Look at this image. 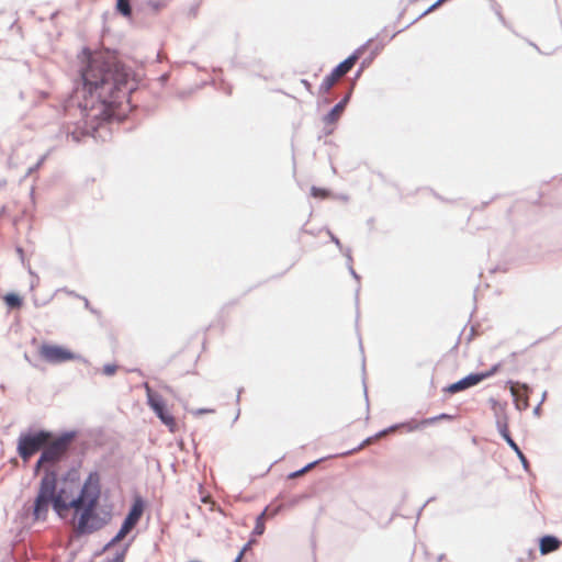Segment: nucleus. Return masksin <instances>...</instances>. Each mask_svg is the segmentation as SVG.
Returning <instances> with one entry per match:
<instances>
[{
	"instance_id": "nucleus-40",
	"label": "nucleus",
	"mask_w": 562,
	"mask_h": 562,
	"mask_svg": "<svg viewBox=\"0 0 562 562\" xmlns=\"http://www.w3.org/2000/svg\"><path fill=\"white\" fill-rule=\"evenodd\" d=\"M243 557H244L243 552H239L238 555L235 558L234 562H240Z\"/></svg>"
},
{
	"instance_id": "nucleus-28",
	"label": "nucleus",
	"mask_w": 562,
	"mask_h": 562,
	"mask_svg": "<svg viewBox=\"0 0 562 562\" xmlns=\"http://www.w3.org/2000/svg\"><path fill=\"white\" fill-rule=\"evenodd\" d=\"M328 235L330 236V240L338 247L341 249V243L340 240L330 232L328 231Z\"/></svg>"
},
{
	"instance_id": "nucleus-12",
	"label": "nucleus",
	"mask_w": 562,
	"mask_h": 562,
	"mask_svg": "<svg viewBox=\"0 0 562 562\" xmlns=\"http://www.w3.org/2000/svg\"><path fill=\"white\" fill-rule=\"evenodd\" d=\"M349 98L350 92L330 110V112L324 117V122L326 124H333L339 119L349 101Z\"/></svg>"
},
{
	"instance_id": "nucleus-44",
	"label": "nucleus",
	"mask_w": 562,
	"mask_h": 562,
	"mask_svg": "<svg viewBox=\"0 0 562 562\" xmlns=\"http://www.w3.org/2000/svg\"><path fill=\"white\" fill-rule=\"evenodd\" d=\"M369 43H371V40H368V43H367V44H364L363 46H367ZM364 48H366V47H363V49H364Z\"/></svg>"
},
{
	"instance_id": "nucleus-15",
	"label": "nucleus",
	"mask_w": 562,
	"mask_h": 562,
	"mask_svg": "<svg viewBox=\"0 0 562 562\" xmlns=\"http://www.w3.org/2000/svg\"><path fill=\"white\" fill-rule=\"evenodd\" d=\"M401 427L407 428L408 431H415V430H417L419 428V425L415 424V423H412V422H409V423H402V424L392 425L389 428H385V430H387V434H390V432L395 431L396 429H398Z\"/></svg>"
},
{
	"instance_id": "nucleus-45",
	"label": "nucleus",
	"mask_w": 562,
	"mask_h": 562,
	"mask_svg": "<svg viewBox=\"0 0 562 562\" xmlns=\"http://www.w3.org/2000/svg\"><path fill=\"white\" fill-rule=\"evenodd\" d=\"M340 200H345V201H346V200H347V196H345V195H344V196H340Z\"/></svg>"
},
{
	"instance_id": "nucleus-1",
	"label": "nucleus",
	"mask_w": 562,
	"mask_h": 562,
	"mask_svg": "<svg viewBox=\"0 0 562 562\" xmlns=\"http://www.w3.org/2000/svg\"><path fill=\"white\" fill-rule=\"evenodd\" d=\"M130 71L115 58L103 54L89 55L87 65L81 69L82 88L77 89L72 98H82L78 102L86 125L82 134L94 136L98 128L94 122L100 125L121 119L116 110L134 89L130 86Z\"/></svg>"
},
{
	"instance_id": "nucleus-39",
	"label": "nucleus",
	"mask_w": 562,
	"mask_h": 562,
	"mask_svg": "<svg viewBox=\"0 0 562 562\" xmlns=\"http://www.w3.org/2000/svg\"><path fill=\"white\" fill-rule=\"evenodd\" d=\"M16 252L18 255L20 256V259L22 260V262L24 261V254H23V249L21 247H18L16 248Z\"/></svg>"
},
{
	"instance_id": "nucleus-19",
	"label": "nucleus",
	"mask_w": 562,
	"mask_h": 562,
	"mask_svg": "<svg viewBox=\"0 0 562 562\" xmlns=\"http://www.w3.org/2000/svg\"><path fill=\"white\" fill-rule=\"evenodd\" d=\"M167 2L168 0H148V5L154 12H158L167 5Z\"/></svg>"
},
{
	"instance_id": "nucleus-26",
	"label": "nucleus",
	"mask_w": 562,
	"mask_h": 562,
	"mask_svg": "<svg viewBox=\"0 0 562 562\" xmlns=\"http://www.w3.org/2000/svg\"><path fill=\"white\" fill-rule=\"evenodd\" d=\"M345 256L347 257V260L349 262V271H350V274L356 279V280H359V276L357 274V272L355 271V269L352 268V266L350 265L352 258H351V254H350V250L347 249Z\"/></svg>"
},
{
	"instance_id": "nucleus-35",
	"label": "nucleus",
	"mask_w": 562,
	"mask_h": 562,
	"mask_svg": "<svg viewBox=\"0 0 562 562\" xmlns=\"http://www.w3.org/2000/svg\"><path fill=\"white\" fill-rule=\"evenodd\" d=\"M304 473H305V472L303 471V469H300V470H297V471H295V472H292V473L289 475V477L294 479V477H297V476H300V475H302V474H304Z\"/></svg>"
},
{
	"instance_id": "nucleus-2",
	"label": "nucleus",
	"mask_w": 562,
	"mask_h": 562,
	"mask_svg": "<svg viewBox=\"0 0 562 562\" xmlns=\"http://www.w3.org/2000/svg\"><path fill=\"white\" fill-rule=\"evenodd\" d=\"M100 475L91 472L86 479L77 497H71L65 488H57V473L46 470L41 479L34 499L32 515L34 520L44 521L52 506L58 517L65 518L69 509H75L78 520L75 530L78 535L92 533L103 528L110 520L109 515L100 516L95 507L100 498Z\"/></svg>"
},
{
	"instance_id": "nucleus-7",
	"label": "nucleus",
	"mask_w": 562,
	"mask_h": 562,
	"mask_svg": "<svg viewBox=\"0 0 562 562\" xmlns=\"http://www.w3.org/2000/svg\"><path fill=\"white\" fill-rule=\"evenodd\" d=\"M145 390L149 407L155 412L160 422L170 429V431H175L176 420L173 416L166 409V404L162 397L159 394L153 392L147 383H145Z\"/></svg>"
},
{
	"instance_id": "nucleus-10",
	"label": "nucleus",
	"mask_w": 562,
	"mask_h": 562,
	"mask_svg": "<svg viewBox=\"0 0 562 562\" xmlns=\"http://www.w3.org/2000/svg\"><path fill=\"white\" fill-rule=\"evenodd\" d=\"M144 512V502L140 497H136L134 503L125 517L123 525L128 527L131 530L136 526Z\"/></svg>"
},
{
	"instance_id": "nucleus-17",
	"label": "nucleus",
	"mask_w": 562,
	"mask_h": 562,
	"mask_svg": "<svg viewBox=\"0 0 562 562\" xmlns=\"http://www.w3.org/2000/svg\"><path fill=\"white\" fill-rule=\"evenodd\" d=\"M4 302L10 308L19 307L22 303L21 297L14 293L7 294L4 296Z\"/></svg>"
},
{
	"instance_id": "nucleus-23",
	"label": "nucleus",
	"mask_w": 562,
	"mask_h": 562,
	"mask_svg": "<svg viewBox=\"0 0 562 562\" xmlns=\"http://www.w3.org/2000/svg\"><path fill=\"white\" fill-rule=\"evenodd\" d=\"M123 537L120 533H116L103 548L104 551L110 550L114 544L120 542Z\"/></svg>"
},
{
	"instance_id": "nucleus-20",
	"label": "nucleus",
	"mask_w": 562,
	"mask_h": 562,
	"mask_svg": "<svg viewBox=\"0 0 562 562\" xmlns=\"http://www.w3.org/2000/svg\"><path fill=\"white\" fill-rule=\"evenodd\" d=\"M311 194L314 198L325 199V198L329 196V191L325 190V189L317 188V187H312Z\"/></svg>"
},
{
	"instance_id": "nucleus-8",
	"label": "nucleus",
	"mask_w": 562,
	"mask_h": 562,
	"mask_svg": "<svg viewBox=\"0 0 562 562\" xmlns=\"http://www.w3.org/2000/svg\"><path fill=\"white\" fill-rule=\"evenodd\" d=\"M487 378H488V374L471 373V374L464 376L463 379L447 386L446 391L451 394H454V393L464 391L467 389H470L472 386H475Z\"/></svg>"
},
{
	"instance_id": "nucleus-9",
	"label": "nucleus",
	"mask_w": 562,
	"mask_h": 562,
	"mask_svg": "<svg viewBox=\"0 0 562 562\" xmlns=\"http://www.w3.org/2000/svg\"><path fill=\"white\" fill-rule=\"evenodd\" d=\"M496 426H497V430H498L499 435L508 443V446L516 452V454H517L518 459L520 460L522 467L525 469H527L528 468V461H527L525 454L521 452V450L517 446V443L510 437V435L508 432V429H507V422L506 420H502V419H497Z\"/></svg>"
},
{
	"instance_id": "nucleus-3",
	"label": "nucleus",
	"mask_w": 562,
	"mask_h": 562,
	"mask_svg": "<svg viewBox=\"0 0 562 562\" xmlns=\"http://www.w3.org/2000/svg\"><path fill=\"white\" fill-rule=\"evenodd\" d=\"M53 434L47 430L22 432L18 439V453L27 461L38 450L50 441Z\"/></svg>"
},
{
	"instance_id": "nucleus-37",
	"label": "nucleus",
	"mask_w": 562,
	"mask_h": 562,
	"mask_svg": "<svg viewBox=\"0 0 562 562\" xmlns=\"http://www.w3.org/2000/svg\"><path fill=\"white\" fill-rule=\"evenodd\" d=\"M372 58H373V55H372L370 58L364 59V60L361 63V68H360V70H362L366 66H368V65L371 63Z\"/></svg>"
},
{
	"instance_id": "nucleus-22",
	"label": "nucleus",
	"mask_w": 562,
	"mask_h": 562,
	"mask_svg": "<svg viewBox=\"0 0 562 562\" xmlns=\"http://www.w3.org/2000/svg\"><path fill=\"white\" fill-rule=\"evenodd\" d=\"M446 1L445 0H437L435 3H432L428 9H426L424 12H422L418 16L419 18H423L425 15H427L428 13L432 12L434 10H436L437 8H439L442 3H445Z\"/></svg>"
},
{
	"instance_id": "nucleus-31",
	"label": "nucleus",
	"mask_w": 562,
	"mask_h": 562,
	"mask_svg": "<svg viewBox=\"0 0 562 562\" xmlns=\"http://www.w3.org/2000/svg\"><path fill=\"white\" fill-rule=\"evenodd\" d=\"M319 462V460H316V461H313L308 464H306L303 469V471L306 473L307 471H310L311 469H313L317 463Z\"/></svg>"
},
{
	"instance_id": "nucleus-33",
	"label": "nucleus",
	"mask_w": 562,
	"mask_h": 562,
	"mask_svg": "<svg viewBox=\"0 0 562 562\" xmlns=\"http://www.w3.org/2000/svg\"><path fill=\"white\" fill-rule=\"evenodd\" d=\"M498 370V366L493 367L491 370L486 372H480L479 374H488V378L492 376Z\"/></svg>"
},
{
	"instance_id": "nucleus-11",
	"label": "nucleus",
	"mask_w": 562,
	"mask_h": 562,
	"mask_svg": "<svg viewBox=\"0 0 562 562\" xmlns=\"http://www.w3.org/2000/svg\"><path fill=\"white\" fill-rule=\"evenodd\" d=\"M508 383L510 384V394L514 397L517 409H519V411L526 409L529 405L528 397L525 393L521 392V390L527 392L529 390V387L526 384L520 385L519 383H515V382H508Z\"/></svg>"
},
{
	"instance_id": "nucleus-34",
	"label": "nucleus",
	"mask_w": 562,
	"mask_h": 562,
	"mask_svg": "<svg viewBox=\"0 0 562 562\" xmlns=\"http://www.w3.org/2000/svg\"><path fill=\"white\" fill-rule=\"evenodd\" d=\"M45 463H47V461H41V458H40V459L37 460V462H36L35 467H34V472H35V473H37V472L40 471L41 467H42L43 464H45Z\"/></svg>"
},
{
	"instance_id": "nucleus-43",
	"label": "nucleus",
	"mask_w": 562,
	"mask_h": 562,
	"mask_svg": "<svg viewBox=\"0 0 562 562\" xmlns=\"http://www.w3.org/2000/svg\"><path fill=\"white\" fill-rule=\"evenodd\" d=\"M364 395H367V389L363 390ZM366 400L368 401V396H366Z\"/></svg>"
},
{
	"instance_id": "nucleus-13",
	"label": "nucleus",
	"mask_w": 562,
	"mask_h": 562,
	"mask_svg": "<svg viewBox=\"0 0 562 562\" xmlns=\"http://www.w3.org/2000/svg\"><path fill=\"white\" fill-rule=\"evenodd\" d=\"M559 546H560V541L558 540V538H555L553 536H544L540 540V552L542 554L553 552L559 548Z\"/></svg>"
},
{
	"instance_id": "nucleus-6",
	"label": "nucleus",
	"mask_w": 562,
	"mask_h": 562,
	"mask_svg": "<svg viewBox=\"0 0 562 562\" xmlns=\"http://www.w3.org/2000/svg\"><path fill=\"white\" fill-rule=\"evenodd\" d=\"M38 352L45 361L53 364L63 363L69 360H81L87 362V360L80 355L74 353L61 346L43 344Z\"/></svg>"
},
{
	"instance_id": "nucleus-18",
	"label": "nucleus",
	"mask_w": 562,
	"mask_h": 562,
	"mask_svg": "<svg viewBox=\"0 0 562 562\" xmlns=\"http://www.w3.org/2000/svg\"><path fill=\"white\" fill-rule=\"evenodd\" d=\"M128 544H125L121 550L116 551L112 558H108L104 562H124Z\"/></svg>"
},
{
	"instance_id": "nucleus-16",
	"label": "nucleus",
	"mask_w": 562,
	"mask_h": 562,
	"mask_svg": "<svg viewBox=\"0 0 562 562\" xmlns=\"http://www.w3.org/2000/svg\"><path fill=\"white\" fill-rule=\"evenodd\" d=\"M116 9L124 16H130L132 14V8L130 4V0H117Z\"/></svg>"
},
{
	"instance_id": "nucleus-27",
	"label": "nucleus",
	"mask_w": 562,
	"mask_h": 562,
	"mask_svg": "<svg viewBox=\"0 0 562 562\" xmlns=\"http://www.w3.org/2000/svg\"><path fill=\"white\" fill-rule=\"evenodd\" d=\"M214 411L211 409V408H198V409H192L191 413L195 416H200L202 414H209V413H213Z\"/></svg>"
},
{
	"instance_id": "nucleus-29",
	"label": "nucleus",
	"mask_w": 562,
	"mask_h": 562,
	"mask_svg": "<svg viewBox=\"0 0 562 562\" xmlns=\"http://www.w3.org/2000/svg\"><path fill=\"white\" fill-rule=\"evenodd\" d=\"M131 531V529L122 524L117 533H120L123 538Z\"/></svg>"
},
{
	"instance_id": "nucleus-36",
	"label": "nucleus",
	"mask_w": 562,
	"mask_h": 562,
	"mask_svg": "<svg viewBox=\"0 0 562 562\" xmlns=\"http://www.w3.org/2000/svg\"><path fill=\"white\" fill-rule=\"evenodd\" d=\"M255 541L254 540H249L244 547L243 549L240 550V552H243V554H245V552L251 547V544L254 543Z\"/></svg>"
},
{
	"instance_id": "nucleus-30",
	"label": "nucleus",
	"mask_w": 562,
	"mask_h": 562,
	"mask_svg": "<svg viewBox=\"0 0 562 562\" xmlns=\"http://www.w3.org/2000/svg\"><path fill=\"white\" fill-rule=\"evenodd\" d=\"M374 440V437H369L367 438L366 440L362 441V443L358 447V450L359 449H362L364 448L366 446L370 445L372 441Z\"/></svg>"
},
{
	"instance_id": "nucleus-41",
	"label": "nucleus",
	"mask_w": 562,
	"mask_h": 562,
	"mask_svg": "<svg viewBox=\"0 0 562 562\" xmlns=\"http://www.w3.org/2000/svg\"><path fill=\"white\" fill-rule=\"evenodd\" d=\"M83 302H85V307L86 308H90V304H89V301L86 299V297H82Z\"/></svg>"
},
{
	"instance_id": "nucleus-14",
	"label": "nucleus",
	"mask_w": 562,
	"mask_h": 562,
	"mask_svg": "<svg viewBox=\"0 0 562 562\" xmlns=\"http://www.w3.org/2000/svg\"><path fill=\"white\" fill-rule=\"evenodd\" d=\"M267 509H265L256 519V526L252 530V533L256 536H261L265 532V516H266Z\"/></svg>"
},
{
	"instance_id": "nucleus-32",
	"label": "nucleus",
	"mask_w": 562,
	"mask_h": 562,
	"mask_svg": "<svg viewBox=\"0 0 562 562\" xmlns=\"http://www.w3.org/2000/svg\"><path fill=\"white\" fill-rule=\"evenodd\" d=\"M71 139L76 143H78L80 140V135L76 132V131H72L71 133L68 134Z\"/></svg>"
},
{
	"instance_id": "nucleus-42",
	"label": "nucleus",
	"mask_w": 562,
	"mask_h": 562,
	"mask_svg": "<svg viewBox=\"0 0 562 562\" xmlns=\"http://www.w3.org/2000/svg\"><path fill=\"white\" fill-rule=\"evenodd\" d=\"M539 409H540V407H539V406H537V407L535 408V414H538V413H539Z\"/></svg>"
},
{
	"instance_id": "nucleus-4",
	"label": "nucleus",
	"mask_w": 562,
	"mask_h": 562,
	"mask_svg": "<svg viewBox=\"0 0 562 562\" xmlns=\"http://www.w3.org/2000/svg\"><path fill=\"white\" fill-rule=\"evenodd\" d=\"M76 438V431H66L58 436L56 439L50 441L44 447L41 454V461H47V463L59 462L67 453L72 440Z\"/></svg>"
},
{
	"instance_id": "nucleus-25",
	"label": "nucleus",
	"mask_w": 562,
	"mask_h": 562,
	"mask_svg": "<svg viewBox=\"0 0 562 562\" xmlns=\"http://www.w3.org/2000/svg\"><path fill=\"white\" fill-rule=\"evenodd\" d=\"M46 159V155L42 156L40 158V160L32 167L29 168L27 172H26V176H30L32 175L33 172H35L41 166L42 164L45 161Z\"/></svg>"
},
{
	"instance_id": "nucleus-5",
	"label": "nucleus",
	"mask_w": 562,
	"mask_h": 562,
	"mask_svg": "<svg viewBox=\"0 0 562 562\" xmlns=\"http://www.w3.org/2000/svg\"><path fill=\"white\" fill-rule=\"evenodd\" d=\"M363 47L360 46L357 48L352 55H350L348 58H346L344 61H341L339 65H337L333 71L326 76L321 85V90L324 92H327L331 89V87L335 85V82L346 75L356 64V61L359 59V57L363 53Z\"/></svg>"
},
{
	"instance_id": "nucleus-21",
	"label": "nucleus",
	"mask_w": 562,
	"mask_h": 562,
	"mask_svg": "<svg viewBox=\"0 0 562 562\" xmlns=\"http://www.w3.org/2000/svg\"><path fill=\"white\" fill-rule=\"evenodd\" d=\"M450 418H451L450 415L440 414L439 416H435V417H431V418L424 419L418 425L419 426H427V425H430V424L435 423L436 420H439V419H450Z\"/></svg>"
},
{
	"instance_id": "nucleus-38",
	"label": "nucleus",
	"mask_w": 562,
	"mask_h": 562,
	"mask_svg": "<svg viewBox=\"0 0 562 562\" xmlns=\"http://www.w3.org/2000/svg\"><path fill=\"white\" fill-rule=\"evenodd\" d=\"M387 435V430L383 429L381 431H379L376 435H374V439H378V438H381V437H384Z\"/></svg>"
},
{
	"instance_id": "nucleus-24",
	"label": "nucleus",
	"mask_w": 562,
	"mask_h": 562,
	"mask_svg": "<svg viewBox=\"0 0 562 562\" xmlns=\"http://www.w3.org/2000/svg\"><path fill=\"white\" fill-rule=\"evenodd\" d=\"M117 367L115 364L108 363L103 367L102 371L105 375L111 376L115 374Z\"/></svg>"
}]
</instances>
